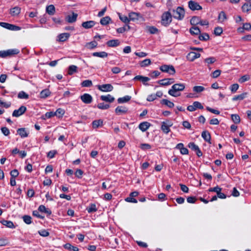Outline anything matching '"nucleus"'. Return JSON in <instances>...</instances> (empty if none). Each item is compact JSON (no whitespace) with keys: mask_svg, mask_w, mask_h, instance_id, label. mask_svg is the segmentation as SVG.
Returning <instances> with one entry per match:
<instances>
[{"mask_svg":"<svg viewBox=\"0 0 251 251\" xmlns=\"http://www.w3.org/2000/svg\"><path fill=\"white\" fill-rule=\"evenodd\" d=\"M185 87V85L183 83L175 84L172 86V89L169 90L168 94L173 97H178L180 95V93L178 92L183 91Z\"/></svg>","mask_w":251,"mask_h":251,"instance_id":"1","label":"nucleus"},{"mask_svg":"<svg viewBox=\"0 0 251 251\" xmlns=\"http://www.w3.org/2000/svg\"><path fill=\"white\" fill-rule=\"evenodd\" d=\"M172 16L178 20H181L184 17L185 10L181 6L177 7L176 10H171Z\"/></svg>","mask_w":251,"mask_h":251,"instance_id":"2","label":"nucleus"},{"mask_svg":"<svg viewBox=\"0 0 251 251\" xmlns=\"http://www.w3.org/2000/svg\"><path fill=\"white\" fill-rule=\"evenodd\" d=\"M172 15L171 9L164 12L161 16V24L165 26H167L172 22Z\"/></svg>","mask_w":251,"mask_h":251,"instance_id":"3","label":"nucleus"},{"mask_svg":"<svg viewBox=\"0 0 251 251\" xmlns=\"http://www.w3.org/2000/svg\"><path fill=\"white\" fill-rule=\"evenodd\" d=\"M19 52V50L17 49H9L6 50H1L0 51V57L2 58L11 57L18 54Z\"/></svg>","mask_w":251,"mask_h":251,"instance_id":"4","label":"nucleus"},{"mask_svg":"<svg viewBox=\"0 0 251 251\" xmlns=\"http://www.w3.org/2000/svg\"><path fill=\"white\" fill-rule=\"evenodd\" d=\"M159 69L162 72L169 73L170 75H173L176 73L175 69L172 65H163Z\"/></svg>","mask_w":251,"mask_h":251,"instance_id":"5","label":"nucleus"},{"mask_svg":"<svg viewBox=\"0 0 251 251\" xmlns=\"http://www.w3.org/2000/svg\"><path fill=\"white\" fill-rule=\"evenodd\" d=\"M172 124L169 122L168 120L166 122L161 123V129L165 134H168L170 131V127L172 126Z\"/></svg>","mask_w":251,"mask_h":251,"instance_id":"6","label":"nucleus"},{"mask_svg":"<svg viewBox=\"0 0 251 251\" xmlns=\"http://www.w3.org/2000/svg\"><path fill=\"white\" fill-rule=\"evenodd\" d=\"M0 25L2 27H3L6 29H9L11 30L16 31V30H19L21 29V27L20 26L15 25H14L10 24L7 23L0 22Z\"/></svg>","mask_w":251,"mask_h":251,"instance_id":"7","label":"nucleus"},{"mask_svg":"<svg viewBox=\"0 0 251 251\" xmlns=\"http://www.w3.org/2000/svg\"><path fill=\"white\" fill-rule=\"evenodd\" d=\"M99 90L102 92H111L113 89V86L110 84H104L98 86Z\"/></svg>","mask_w":251,"mask_h":251,"instance_id":"8","label":"nucleus"},{"mask_svg":"<svg viewBox=\"0 0 251 251\" xmlns=\"http://www.w3.org/2000/svg\"><path fill=\"white\" fill-rule=\"evenodd\" d=\"M188 6L193 11L202 9V7L197 2L193 0L188 2Z\"/></svg>","mask_w":251,"mask_h":251,"instance_id":"9","label":"nucleus"},{"mask_svg":"<svg viewBox=\"0 0 251 251\" xmlns=\"http://www.w3.org/2000/svg\"><path fill=\"white\" fill-rule=\"evenodd\" d=\"M26 110L25 106L22 105L18 109L15 110L12 113V116L15 117H18L23 115Z\"/></svg>","mask_w":251,"mask_h":251,"instance_id":"10","label":"nucleus"},{"mask_svg":"<svg viewBox=\"0 0 251 251\" xmlns=\"http://www.w3.org/2000/svg\"><path fill=\"white\" fill-rule=\"evenodd\" d=\"M157 82L161 86H167L174 83L175 79L173 78H164L159 80Z\"/></svg>","mask_w":251,"mask_h":251,"instance_id":"11","label":"nucleus"},{"mask_svg":"<svg viewBox=\"0 0 251 251\" xmlns=\"http://www.w3.org/2000/svg\"><path fill=\"white\" fill-rule=\"evenodd\" d=\"M81 100L85 104L91 103L93 100L92 97L89 94L85 93L80 96Z\"/></svg>","mask_w":251,"mask_h":251,"instance_id":"12","label":"nucleus"},{"mask_svg":"<svg viewBox=\"0 0 251 251\" xmlns=\"http://www.w3.org/2000/svg\"><path fill=\"white\" fill-rule=\"evenodd\" d=\"M150 78L147 76H144L142 75H136L133 78V80L141 81L143 82L145 85H148L149 84L147 83V81L150 80Z\"/></svg>","mask_w":251,"mask_h":251,"instance_id":"13","label":"nucleus"},{"mask_svg":"<svg viewBox=\"0 0 251 251\" xmlns=\"http://www.w3.org/2000/svg\"><path fill=\"white\" fill-rule=\"evenodd\" d=\"M201 54L195 52H190L187 55V58L190 61H193L195 59L199 58Z\"/></svg>","mask_w":251,"mask_h":251,"instance_id":"14","label":"nucleus"},{"mask_svg":"<svg viewBox=\"0 0 251 251\" xmlns=\"http://www.w3.org/2000/svg\"><path fill=\"white\" fill-rule=\"evenodd\" d=\"M77 16V14L73 12L72 15H69L66 16V21L69 23H74L76 21Z\"/></svg>","mask_w":251,"mask_h":251,"instance_id":"15","label":"nucleus"},{"mask_svg":"<svg viewBox=\"0 0 251 251\" xmlns=\"http://www.w3.org/2000/svg\"><path fill=\"white\" fill-rule=\"evenodd\" d=\"M129 19L130 21H134L137 20L139 18H142L141 15L139 13L130 12L128 14Z\"/></svg>","mask_w":251,"mask_h":251,"instance_id":"16","label":"nucleus"},{"mask_svg":"<svg viewBox=\"0 0 251 251\" xmlns=\"http://www.w3.org/2000/svg\"><path fill=\"white\" fill-rule=\"evenodd\" d=\"M201 136L205 142H207L209 144H211V135L208 131L204 130L202 131L201 133Z\"/></svg>","mask_w":251,"mask_h":251,"instance_id":"17","label":"nucleus"},{"mask_svg":"<svg viewBox=\"0 0 251 251\" xmlns=\"http://www.w3.org/2000/svg\"><path fill=\"white\" fill-rule=\"evenodd\" d=\"M151 124L148 122H143L139 125V128L142 131H146L151 126Z\"/></svg>","mask_w":251,"mask_h":251,"instance_id":"18","label":"nucleus"},{"mask_svg":"<svg viewBox=\"0 0 251 251\" xmlns=\"http://www.w3.org/2000/svg\"><path fill=\"white\" fill-rule=\"evenodd\" d=\"M100 99L101 100L110 103L113 102L115 100V98L110 94H108L106 96L102 95L100 97Z\"/></svg>","mask_w":251,"mask_h":251,"instance_id":"19","label":"nucleus"},{"mask_svg":"<svg viewBox=\"0 0 251 251\" xmlns=\"http://www.w3.org/2000/svg\"><path fill=\"white\" fill-rule=\"evenodd\" d=\"M70 36V34L69 33H63L60 34L57 36V37H58L57 41H58L59 42H65L67 40H68V39L69 38Z\"/></svg>","mask_w":251,"mask_h":251,"instance_id":"20","label":"nucleus"},{"mask_svg":"<svg viewBox=\"0 0 251 251\" xmlns=\"http://www.w3.org/2000/svg\"><path fill=\"white\" fill-rule=\"evenodd\" d=\"M120 44V42L118 39H113L108 41L106 45L109 47H115L118 46Z\"/></svg>","mask_w":251,"mask_h":251,"instance_id":"21","label":"nucleus"},{"mask_svg":"<svg viewBox=\"0 0 251 251\" xmlns=\"http://www.w3.org/2000/svg\"><path fill=\"white\" fill-rule=\"evenodd\" d=\"M17 132L21 138L27 137L28 136V133L26 131L25 128H18Z\"/></svg>","mask_w":251,"mask_h":251,"instance_id":"22","label":"nucleus"},{"mask_svg":"<svg viewBox=\"0 0 251 251\" xmlns=\"http://www.w3.org/2000/svg\"><path fill=\"white\" fill-rule=\"evenodd\" d=\"M115 111L116 114H126L128 112V108L125 106H118Z\"/></svg>","mask_w":251,"mask_h":251,"instance_id":"23","label":"nucleus"},{"mask_svg":"<svg viewBox=\"0 0 251 251\" xmlns=\"http://www.w3.org/2000/svg\"><path fill=\"white\" fill-rule=\"evenodd\" d=\"M95 25V22L94 21H89L83 22L82 26L86 29H89L93 27Z\"/></svg>","mask_w":251,"mask_h":251,"instance_id":"24","label":"nucleus"},{"mask_svg":"<svg viewBox=\"0 0 251 251\" xmlns=\"http://www.w3.org/2000/svg\"><path fill=\"white\" fill-rule=\"evenodd\" d=\"M21 8L19 6H15L10 9V14L13 16H18L21 12Z\"/></svg>","mask_w":251,"mask_h":251,"instance_id":"25","label":"nucleus"},{"mask_svg":"<svg viewBox=\"0 0 251 251\" xmlns=\"http://www.w3.org/2000/svg\"><path fill=\"white\" fill-rule=\"evenodd\" d=\"M251 29V25L250 23H246L243 24V27L238 28L237 31L240 32H244V30H250Z\"/></svg>","mask_w":251,"mask_h":251,"instance_id":"26","label":"nucleus"},{"mask_svg":"<svg viewBox=\"0 0 251 251\" xmlns=\"http://www.w3.org/2000/svg\"><path fill=\"white\" fill-rule=\"evenodd\" d=\"M51 92L48 89H45L42 90L40 94V98L41 99H46L50 96Z\"/></svg>","mask_w":251,"mask_h":251,"instance_id":"27","label":"nucleus"},{"mask_svg":"<svg viewBox=\"0 0 251 251\" xmlns=\"http://www.w3.org/2000/svg\"><path fill=\"white\" fill-rule=\"evenodd\" d=\"M243 12L248 13L251 10V2L245 3L241 7Z\"/></svg>","mask_w":251,"mask_h":251,"instance_id":"28","label":"nucleus"},{"mask_svg":"<svg viewBox=\"0 0 251 251\" xmlns=\"http://www.w3.org/2000/svg\"><path fill=\"white\" fill-rule=\"evenodd\" d=\"M0 222L3 225L6 226L7 227L11 228H14L15 227L13 222L10 221L2 220Z\"/></svg>","mask_w":251,"mask_h":251,"instance_id":"29","label":"nucleus"},{"mask_svg":"<svg viewBox=\"0 0 251 251\" xmlns=\"http://www.w3.org/2000/svg\"><path fill=\"white\" fill-rule=\"evenodd\" d=\"M190 32L192 35H199L201 33V31L198 26L194 25L190 29Z\"/></svg>","mask_w":251,"mask_h":251,"instance_id":"30","label":"nucleus"},{"mask_svg":"<svg viewBox=\"0 0 251 251\" xmlns=\"http://www.w3.org/2000/svg\"><path fill=\"white\" fill-rule=\"evenodd\" d=\"M92 127L93 128H98L99 126H101L103 125V121L101 119L94 121L92 123Z\"/></svg>","mask_w":251,"mask_h":251,"instance_id":"31","label":"nucleus"},{"mask_svg":"<svg viewBox=\"0 0 251 251\" xmlns=\"http://www.w3.org/2000/svg\"><path fill=\"white\" fill-rule=\"evenodd\" d=\"M111 21V19L109 16H106L102 18L100 20V23L102 25H106L109 24Z\"/></svg>","mask_w":251,"mask_h":251,"instance_id":"32","label":"nucleus"},{"mask_svg":"<svg viewBox=\"0 0 251 251\" xmlns=\"http://www.w3.org/2000/svg\"><path fill=\"white\" fill-rule=\"evenodd\" d=\"M161 104L165 105L169 107V108H173L174 106V103L167 100V99H162L160 101Z\"/></svg>","mask_w":251,"mask_h":251,"instance_id":"33","label":"nucleus"},{"mask_svg":"<svg viewBox=\"0 0 251 251\" xmlns=\"http://www.w3.org/2000/svg\"><path fill=\"white\" fill-rule=\"evenodd\" d=\"M201 19L197 16H193L190 20V24L193 25H196L200 24Z\"/></svg>","mask_w":251,"mask_h":251,"instance_id":"34","label":"nucleus"},{"mask_svg":"<svg viewBox=\"0 0 251 251\" xmlns=\"http://www.w3.org/2000/svg\"><path fill=\"white\" fill-rule=\"evenodd\" d=\"M92 55L93 56L104 58L108 56V53L105 51L95 52L92 53Z\"/></svg>","mask_w":251,"mask_h":251,"instance_id":"35","label":"nucleus"},{"mask_svg":"<svg viewBox=\"0 0 251 251\" xmlns=\"http://www.w3.org/2000/svg\"><path fill=\"white\" fill-rule=\"evenodd\" d=\"M64 248L69 251H78L79 249L77 247L73 246L70 243H66L64 245Z\"/></svg>","mask_w":251,"mask_h":251,"instance_id":"36","label":"nucleus"},{"mask_svg":"<svg viewBox=\"0 0 251 251\" xmlns=\"http://www.w3.org/2000/svg\"><path fill=\"white\" fill-rule=\"evenodd\" d=\"M77 69V67L75 65H71L68 68V74L69 75H72L74 73H76Z\"/></svg>","mask_w":251,"mask_h":251,"instance_id":"37","label":"nucleus"},{"mask_svg":"<svg viewBox=\"0 0 251 251\" xmlns=\"http://www.w3.org/2000/svg\"><path fill=\"white\" fill-rule=\"evenodd\" d=\"M46 12L50 15H53L55 12V7L53 5H50L46 7Z\"/></svg>","mask_w":251,"mask_h":251,"instance_id":"38","label":"nucleus"},{"mask_svg":"<svg viewBox=\"0 0 251 251\" xmlns=\"http://www.w3.org/2000/svg\"><path fill=\"white\" fill-rule=\"evenodd\" d=\"M131 97L129 96H126L122 98H119L117 100V101L119 103H123L128 102L131 99Z\"/></svg>","mask_w":251,"mask_h":251,"instance_id":"39","label":"nucleus"},{"mask_svg":"<svg viewBox=\"0 0 251 251\" xmlns=\"http://www.w3.org/2000/svg\"><path fill=\"white\" fill-rule=\"evenodd\" d=\"M98 46V43L96 41H93L86 43L85 47L88 49H93Z\"/></svg>","mask_w":251,"mask_h":251,"instance_id":"40","label":"nucleus"},{"mask_svg":"<svg viewBox=\"0 0 251 251\" xmlns=\"http://www.w3.org/2000/svg\"><path fill=\"white\" fill-rule=\"evenodd\" d=\"M87 212L89 213L94 212L97 211L96 205L94 203H91L86 208Z\"/></svg>","mask_w":251,"mask_h":251,"instance_id":"41","label":"nucleus"},{"mask_svg":"<svg viewBox=\"0 0 251 251\" xmlns=\"http://www.w3.org/2000/svg\"><path fill=\"white\" fill-rule=\"evenodd\" d=\"M131 29V27L128 25H126L124 27H120L117 29L118 33H122L126 31H128Z\"/></svg>","mask_w":251,"mask_h":251,"instance_id":"42","label":"nucleus"},{"mask_svg":"<svg viewBox=\"0 0 251 251\" xmlns=\"http://www.w3.org/2000/svg\"><path fill=\"white\" fill-rule=\"evenodd\" d=\"M199 35V39L201 41H206L209 39V36L208 33H203L201 34L200 33Z\"/></svg>","mask_w":251,"mask_h":251,"instance_id":"43","label":"nucleus"},{"mask_svg":"<svg viewBox=\"0 0 251 251\" xmlns=\"http://www.w3.org/2000/svg\"><path fill=\"white\" fill-rule=\"evenodd\" d=\"M231 118L235 124H239L240 122V118L238 114H232Z\"/></svg>","mask_w":251,"mask_h":251,"instance_id":"44","label":"nucleus"},{"mask_svg":"<svg viewBox=\"0 0 251 251\" xmlns=\"http://www.w3.org/2000/svg\"><path fill=\"white\" fill-rule=\"evenodd\" d=\"M247 95V93H242L240 95L235 96L232 98V100L233 101H236L237 100H243Z\"/></svg>","mask_w":251,"mask_h":251,"instance_id":"45","label":"nucleus"},{"mask_svg":"<svg viewBox=\"0 0 251 251\" xmlns=\"http://www.w3.org/2000/svg\"><path fill=\"white\" fill-rule=\"evenodd\" d=\"M226 15L224 11H221L219 14L218 20L221 22H223L225 20H226Z\"/></svg>","mask_w":251,"mask_h":251,"instance_id":"46","label":"nucleus"},{"mask_svg":"<svg viewBox=\"0 0 251 251\" xmlns=\"http://www.w3.org/2000/svg\"><path fill=\"white\" fill-rule=\"evenodd\" d=\"M81 85L82 87H90L93 85V84L91 80L87 79L81 82Z\"/></svg>","mask_w":251,"mask_h":251,"instance_id":"47","label":"nucleus"},{"mask_svg":"<svg viewBox=\"0 0 251 251\" xmlns=\"http://www.w3.org/2000/svg\"><path fill=\"white\" fill-rule=\"evenodd\" d=\"M151 64V61L150 59H146L140 62V65L141 67H147Z\"/></svg>","mask_w":251,"mask_h":251,"instance_id":"48","label":"nucleus"},{"mask_svg":"<svg viewBox=\"0 0 251 251\" xmlns=\"http://www.w3.org/2000/svg\"><path fill=\"white\" fill-rule=\"evenodd\" d=\"M97 107L100 109H107L110 107V105L108 104H105L103 102L100 103L97 105Z\"/></svg>","mask_w":251,"mask_h":251,"instance_id":"49","label":"nucleus"},{"mask_svg":"<svg viewBox=\"0 0 251 251\" xmlns=\"http://www.w3.org/2000/svg\"><path fill=\"white\" fill-rule=\"evenodd\" d=\"M148 30L151 34H156L158 33V29L153 26H148Z\"/></svg>","mask_w":251,"mask_h":251,"instance_id":"50","label":"nucleus"},{"mask_svg":"<svg viewBox=\"0 0 251 251\" xmlns=\"http://www.w3.org/2000/svg\"><path fill=\"white\" fill-rule=\"evenodd\" d=\"M223 28L221 27L217 26L215 28L214 34L216 36H220L223 33Z\"/></svg>","mask_w":251,"mask_h":251,"instance_id":"51","label":"nucleus"},{"mask_svg":"<svg viewBox=\"0 0 251 251\" xmlns=\"http://www.w3.org/2000/svg\"><path fill=\"white\" fill-rule=\"evenodd\" d=\"M120 19L125 24H128L130 22L129 17H127L126 16H122L120 13H119Z\"/></svg>","mask_w":251,"mask_h":251,"instance_id":"52","label":"nucleus"},{"mask_svg":"<svg viewBox=\"0 0 251 251\" xmlns=\"http://www.w3.org/2000/svg\"><path fill=\"white\" fill-rule=\"evenodd\" d=\"M23 219L25 223L26 224H30L32 223L31 217L29 215H24L23 217Z\"/></svg>","mask_w":251,"mask_h":251,"instance_id":"53","label":"nucleus"},{"mask_svg":"<svg viewBox=\"0 0 251 251\" xmlns=\"http://www.w3.org/2000/svg\"><path fill=\"white\" fill-rule=\"evenodd\" d=\"M18 97L19 99H27L29 98V96L28 95L25 93V92L21 91L19 93Z\"/></svg>","mask_w":251,"mask_h":251,"instance_id":"54","label":"nucleus"},{"mask_svg":"<svg viewBox=\"0 0 251 251\" xmlns=\"http://www.w3.org/2000/svg\"><path fill=\"white\" fill-rule=\"evenodd\" d=\"M64 113V110L61 108L57 109L56 112H54L55 115L58 116L59 117H62Z\"/></svg>","mask_w":251,"mask_h":251,"instance_id":"55","label":"nucleus"},{"mask_svg":"<svg viewBox=\"0 0 251 251\" xmlns=\"http://www.w3.org/2000/svg\"><path fill=\"white\" fill-rule=\"evenodd\" d=\"M193 90L196 93H200L204 90V88L201 86H196L193 87Z\"/></svg>","mask_w":251,"mask_h":251,"instance_id":"56","label":"nucleus"},{"mask_svg":"<svg viewBox=\"0 0 251 251\" xmlns=\"http://www.w3.org/2000/svg\"><path fill=\"white\" fill-rule=\"evenodd\" d=\"M221 73V71L220 70H216L211 74V76L212 77L214 78H217L220 76Z\"/></svg>","mask_w":251,"mask_h":251,"instance_id":"57","label":"nucleus"},{"mask_svg":"<svg viewBox=\"0 0 251 251\" xmlns=\"http://www.w3.org/2000/svg\"><path fill=\"white\" fill-rule=\"evenodd\" d=\"M239 88V85L237 83H235L231 85L230 90L232 93H235Z\"/></svg>","mask_w":251,"mask_h":251,"instance_id":"58","label":"nucleus"},{"mask_svg":"<svg viewBox=\"0 0 251 251\" xmlns=\"http://www.w3.org/2000/svg\"><path fill=\"white\" fill-rule=\"evenodd\" d=\"M250 79V77L249 75H243L240 79H239V82L240 83H244L245 81L249 80Z\"/></svg>","mask_w":251,"mask_h":251,"instance_id":"59","label":"nucleus"},{"mask_svg":"<svg viewBox=\"0 0 251 251\" xmlns=\"http://www.w3.org/2000/svg\"><path fill=\"white\" fill-rule=\"evenodd\" d=\"M216 61V59L214 57H210L204 59V62L207 64H212Z\"/></svg>","mask_w":251,"mask_h":251,"instance_id":"60","label":"nucleus"},{"mask_svg":"<svg viewBox=\"0 0 251 251\" xmlns=\"http://www.w3.org/2000/svg\"><path fill=\"white\" fill-rule=\"evenodd\" d=\"M188 147L192 150H193V151H195L199 148L198 147V146L196 145L194 142H190L188 144Z\"/></svg>","mask_w":251,"mask_h":251,"instance_id":"61","label":"nucleus"},{"mask_svg":"<svg viewBox=\"0 0 251 251\" xmlns=\"http://www.w3.org/2000/svg\"><path fill=\"white\" fill-rule=\"evenodd\" d=\"M19 173L17 169H14L10 172L11 177L13 178H16L19 175Z\"/></svg>","mask_w":251,"mask_h":251,"instance_id":"62","label":"nucleus"},{"mask_svg":"<svg viewBox=\"0 0 251 251\" xmlns=\"http://www.w3.org/2000/svg\"><path fill=\"white\" fill-rule=\"evenodd\" d=\"M194 106H195L196 109L197 108L200 109H203V106L201 104V103L199 101H195L193 102Z\"/></svg>","mask_w":251,"mask_h":251,"instance_id":"63","label":"nucleus"},{"mask_svg":"<svg viewBox=\"0 0 251 251\" xmlns=\"http://www.w3.org/2000/svg\"><path fill=\"white\" fill-rule=\"evenodd\" d=\"M1 130L2 133L5 136H8L10 134L9 130L7 127H2L1 128Z\"/></svg>","mask_w":251,"mask_h":251,"instance_id":"64","label":"nucleus"}]
</instances>
